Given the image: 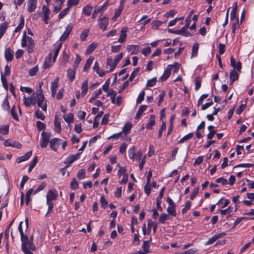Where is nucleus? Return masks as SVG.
Returning a JSON list of instances; mask_svg holds the SVG:
<instances>
[{
	"label": "nucleus",
	"mask_w": 254,
	"mask_h": 254,
	"mask_svg": "<svg viewBox=\"0 0 254 254\" xmlns=\"http://www.w3.org/2000/svg\"><path fill=\"white\" fill-rule=\"evenodd\" d=\"M167 211L169 214L173 216H176V207L168 206L167 209Z\"/></svg>",
	"instance_id": "nucleus-60"
},
{
	"label": "nucleus",
	"mask_w": 254,
	"mask_h": 254,
	"mask_svg": "<svg viewBox=\"0 0 254 254\" xmlns=\"http://www.w3.org/2000/svg\"><path fill=\"white\" fill-rule=\"evenodd\" d=\"M135 147L132 146V147L130 148L128 150V157L130 159L134 160L135 159Z\"/></svg>",
	"instance_id": "nucleus-39"
},
{
	"label": "nucleus",
	"mask_w": 254,
	"mask_h": 254,
	"mask_svg": "<svg viewBox=\"0 0 254 254\" xmlns=\"http://www.w3.org/2000/svg\"><path fill=\"white\" fill-rule=\"evenodd\" d=\"M46 204L48 206V208L47 212L45 215V217H47L49 214L51 213L52 212L54 206V204L53 202H46Z\"/></svg>",
	"instance_id": "nucleus-58"
},
{
	"label": "nucleus",
	"mask_w": 254,
	"mask_h": 254,
	"mask_svg": "<svg viewBox=\"0 0 254 254\" xmlns=\"http://www.w3.org/2000/svg\"><path fill=\"white\" fill-rule=\"evenodd\" d=\"M75 161V158H73V156H72V155H70L66 158L65 160L64 161V164L69 166Z\"/></svg>",
	"instance_id": "nucleus-61"
},
{
	"label": "nucleus",
	"mask_w": 254,
	"mask_h": 254,
	"mask_svg": "<svg viewBox=\"0 0 254 254\" xmlns=\"http://www.w3.org/2000/svg\"><path fill=\"white\" fill-rule=\"evenodd\" d=\"M35 116L39 119L44 121L45 119V116L43 113L39 109H38L35 112Z\"/></svg>",
	"instance_id": "nucleus-40"
},
{
	"label": "nucleus",
	"mask_w": 254,
	"mask_h": 254,
	"mask_svg": "<svg viewBox=\"0 0 254 254\" xmlns=\"http://www.w3.org/2000/svg\"><path fill=\"white\" fill-rule=\"evenodd\" d=\"M218 48L219 55H223L225 52V45L220 43Z\"/></svg>",
	"instance_id": "nucleus-64"
},
{
	"label": "nucleus",
	"mask_w": 254,
	"mask_h": 254,
	"mask_svg": "<svg viewBox=\"0 0 254 254\" xmlns=\"http://www.w3.org/2000/svg\"><path fill=\"white\" fill-rule=\"evenodd\" d=\"M24 104L27 107H30L32 105L36 104V100L34 97L31 96L28 98H26L25 96H24L23 99Z\"/></svg>",
	"instance_id": "nucleus-11"
},
{
	"label": "nucleus",
	"mask_w": 254,
	"mask_h": 254,
	"mask_svg": "<svg viewBox=\"0 0 254 254\" xmlns=\"http://www.w3.org/2000/svg\"><path fill=\"white\" fill-rule=\"evenodd\" d=\"M145 92L144 91H141L138 96L137 98L136 99V104H140L144 99V96H145Z\"/></svg>",
	"instance_id": "nucleus-45"
},
{
	"label": "nucleus",
	"mask_w": 254,
	"mask_h": 254,
	"mask_svg": "<svg viewBox=\"0 0 254 254\" xmlns=\"http://www.w3.org/2000/svg\"><path fill=\"white\" fill-rule=\"evenodd\" d=\"M239 77V75L237 71H236L234 69L231 70L230 73V84H233L234 81L238 80Z\"/></svg>",
	"instance_id": "nucleus-18"
},
{
	"label": "nucleus",
	"mask_w": 254,
	"mask_h": 254,
	"mask_svg": "<svg viewBox=\"0 0 254 254\" xmlns=\"http://www.w3.org/2000/svg\"><path fill=\"white\" fill-rule=\"evenodd\" d=\"M37 0H29L27 4V11L32 12L36 8Z\"/></svg>",
	"instance_id": "nucleus-16"
},
{
	"label": "nucleus",
	"mask_w": 254,
	"mask_h": 254,
	"mask_svg": "<svg viewBox=\"0 0 254 254\" xmlns=\"http://www.w3.org/2000/svg\"><path fill=\"white\" fill-rule=\"evenodd\" d=\"M94 60V57L90 56L86 61L84 67L83 68V70L84 71H87L89 69L91 66V65Z\"/></svg>",
	"instance_id": "nucleus-33"
},
{
	"label": "nucleus",
	"mask_w": 254,
	"mask_h": 254,
	"mask_svg": "<svg viewBox=\"0 0 254 254\" xmlns=\"http://www.w3.org/2000/svg\"><path fill=\"white\" fill-rule=\"evenodd\" d=\"M199 49V44L197 42L195 43L191 49V57H197Z\"/></svg>",
	"instance_id": "nucleus-28"
},
{
	"label": "nucleus",
	"mask_w": 254,
	"mask_h": 254,
	"mask_svg": "<svg viewBox=\"0 0 254 254\" xmlns=\"http://www.w3.org/2000/svg\"><path fill=\"white\" fill-rule=\"evenodd\" d=\"M247 107V103L242 104L240 105L239 108L236 110V113L237 115H240L242 112L246 109Z\"/></svg>",
	"instance_id": "nucleus-59"
},
{
	"label": "nucleus",
	"mask_w": 254,
	"mask_h": 254,
	"mask_svg": "<svg viewBox=\"0 0 254 254\" xmlns=\"http://www.w3.org/2000/svg\"><path fill=\"white\" fill-rule=\"evenodd\" d=\"M195 81V90L197 91L201 86V80L199 76H197L194 80Z\"/></svg>",
	"instance_id": "nucleus-52"
},
{
	"label": "nucleus",
	"mask_w": 254,
	"mask_h": 254,
	"mask_svg": "<svg viewBox=\"0 0 254 254\" xmlns=\"http://www.w3.org/2000/svg\"><path fill=\"white\" fill-rule=\"evenodd\" d=\"M64 120L68 124H71L74 121L73 115L71 113H69L66 116L64 117Z\"/></svg>",
	"instance_id": "nucleus-37"
},
{
	"label": "nucleus",
	"mask_w": 254,
	"mask_h": 254,
	"mask_svg": "<svg viewBox=\"0 0 254 254\" xmlns=\"http://www.w3.org/2000/svg\"><path fill=\"white\" fill-rule=\"evenodd\" d=\"M123 9L118 7L117 9L115 10V12L114 16L112 17V20L114 21L116 20V19L120 16L121 13L123 11Z\"/></svg>",
	"instance_id": "nucleus-49"
},
{
	"label": "nucleus",
	"mask_w": 254,
	"mask_h": 254,
	"mask_svg": "<svg viewBox=\"0 0 254 254\" xmlns=\"http://www.w3.org/2000/svg\"><path fill=\"white\" fill-rule=\"evenodd\" d=\"M132 124L130 122L127 123L124 126L122 130V133H124L125 135L128 134L132 128Z\"/></svg>",
	"instance_id": "nucleus-23"
},
{
	"label": "nucleus",
	"mask_w": 254,
	"mask_h": 254,
	"mask_svg": "<svg viewBox=\"0 0 254 254\" xmlns=\"http://www.w3.org/2000/svg\"><path fill=\"white\" fill-rule=\"evenodd\" d=\"M37 128L38 131H40L42 130H45L46 129L45 125L40 121H38L36 122Z\"/></svg>",
	"instance_id": "nucleus-54"
},
{
	"label": "nucleus",
	"mask_w": 254,
	"mask_h": 254,
	"mask_svg": "<svg viewBox=\"0 0 254 254\" xmlns=\"http://www.w3.org/2000/svg\"><path fill=\"white\" fill-rule=\"evenodd\" d=\"M233 207L229 206L225 209H221L220 210V214L222 215L228 214L233 211Z\"/></svg>",
	"instance_id": "nucleus-46"
},
{
	"label": "nucleus",
	"mask_w": 254,
	"mask_h": 254,
	"mask_svg": "<svg viewBox=\"0 0 254 254\" xmlns=\"http://www.w3.org/2000/svg\"><path fill=\"white\" fill-rule=\"evenodd\" d=\"M69 8L67 7L65 9H64L62 11H61L58 15V18L59 19H61L64 18V16H65L69 12Z\"/></svg>",
	"instance_id": "nucleus-55"
},
{
	"label": "nucleus",
	"mask_w": 254,
	"mask_h": 254,
	"mask_svg": "<svg viewBox=\"0 0 254 254\" xmlns=\"http://www.w3.org/2000/svg\"><path fill=\"white\" fill-rule=\"evenodd\" d=\"M62 44L59 43L57 47L56 48V49H55V50L54 51V54L53 58V61L54 62H55V61L57 59V58L59 54L60 51L62 48Z\"/></svg>",
	"instance_id": "nucleus-36"
},
{
	"label": "nucleus",
	"mask_w": 254,
	"mask_h": 254,
	"mask_svg": "<svg viewBox=\"0 0 254 254\" xmlns=\"http://www.w3.org/2000/svg\"><path fill=\"white\" fill-rule=\"evenodd\" d=\"M13 51L10 48L6 49L4 53L5 60L7 62L11 61L13 59Z\"/></svg>",
	"instance_id": "nucleus-19"
},
{
	"label": "nucleus",
	"mask_w": 254,
	"mask_h": 254,
	"mask_svg": "<svg viewBox=\"0 0 254 254\" xmlns=\"http://www.w3.org/2000/svg\"><path fill=\"white\" fill-rule=\"evenodd\" d=\"M96 47L97 44L95 43H92L91 44L89 45L86 50V54L89 55L91 54L96 49Z\"/></svg>",
	"instance_id": "nucleus-31"
},
{
	"label": "nucleus",
	"mask_w": 254,
	"mask_h": 254,
	"mask_svg": "<svg viewBox=\"0 0 254 254\" xmlns=\"http://www.w3.org/2000/svg\"><path fill=\"white\" fill-rule=\"evenodd\" d=\"M147 106L145 105H142L140 106L136 114L135 119L139 120L143 113L146 110Z\"/></svg>",
	"instance_id": "nucleus-20"
},
{
	"label": "nucleus",
	"mask_w": 254,
	"mask_h": 254,
	"mask_svg": "<svg viewBox=\"0 0 254 254\" xmlns=\"http://www.w3.org/2000/svg\"><path fill=\"white\" fill-rule=\"evenodd\" d=\"M32 154V150H30L27 152L25 154L18 157L16 159V162L17 163H20L22 162L27 161L31 156Z\"/></svg>",
	"instance_id": "nucleus-17"
},
{
	"label": "nucleus",
	"mask_w": 254,
	"mask_h": 254,
	"mask_svg": "<svg viewBox=\"0 0 254 254\" xmlns=\"http://www.w3.org/2000/svg\"><path fill=\"white\" fill-rule=\"evenodd\" d=\"M24 17L21 15L20 20L18 26L15 28L14 32H18L20 31L24 27Z\"/></svg>",
	"instance_id": "nucleus-29"
},
{
	"label": "nucleus",
	"mask_w": 254,
	"mask_h": 254,
	"mask_svg": "<svg viewBox=\"0 0 254 254\" xmlns=\"http://www.w3.org/2000/svg\"><path fill=\"white\" fill-rule=\"evenodd\" d=\"M239 27V19H238V18H237L236 21L234 23H233L232 26V33L234 36H235V35L236 29H238Z\"/></svg>",
	"instance_id": "nucleus-53"
},
{
	"label": "nucleus",
	"mask_w": 254,
	"mask_h": 254,
	"mask_svg": "<svg viewBox=\"0 0 254 254\" xmlns=\"http://www.w3.org/2000/svg\"><path fill=\"white\" fill-rule=\"evenodd\" d=\"M104 113L103 111H100L98 112L97 116L95 118V120L94 121L93 124V127L94 128H96L98 127L99 125V122L100 120V118L103 116Z\"/></svg>",
	"instance_id": "nucleus-26"
},
{
	"label": "nucleus",
	"mask_w": 254,
	"mask_h": 254,
	"mask_svg": "<svg viewBox=\"0 0 254 254\" xmlns=\"http://www.w3.org/2000/svg\"><path fill=\"white\" fill-rule=\"evenodd\" d=\"M230 64L234 68H236L238 71L241 72L242 69V63L238 61L236 64V61L233 56L230 57Z\"/></svg>",
	"instance_id": "nucleus-13"
},
{
	"label": "nucleus",
	"mask_w": 254,
	"mask_h": 254,
	"mask_svg": "<svg viewBox=\"0 0 254 254\" xmlns=\"http://www.w3.org/2000/svg\"><path fill=\"white\" fill-rule=\"evenodd\" d=\"M139 70H140L139 67L135 68L133 70V71L131 72V73L128 78V80L127 81H129V82L131 81L134 78V77H135V76L136 75L137 73L139 72Z\"/></svg>",
	"instance_id": "nucleus-51"
},
{
	"label": "nucleus",
	"mask_w": 254,
	"mask_h": 254,
	"mask_svg": "<svg viewBox=\"0 0 254 254\" xmlns=\"http://www.w3.org/2000/svg\"><path fill=\"white\" fill-rule=\"evenodd\" d=\"M0 78H1V83H2L3 88L6 90H7L8 87V85H7V79H6V77H4V76L3 75V74L2 72L1 73Z\"/></svg>",
	"instance_id": "nucleus-47"
},
{
	"label": "nucleus",
	"mask_w": 254,
	"mask_h": 254,
	"mask_svg": "<svg viewBox=\"0 0 254 254\" xmlns=\"http://www.w3.org/2000/svg\"><path fill=\"white\" fill-rule=\"evenodd\" d=\"M2 108L3 110H8L10 108L9 102L7 97L4 99L2 102Z\"/></svg>",
	"instance_id": "nucleus-56"
},
{
	"label": "nucleus",
	"mask_w": 254,
	"mask_h": 254,
	"mask_svg": "<svg viewBox=\"0 0 254 254\" xmlns=\"http://www.w3.org/2000/svg\"><path fill=\"white\" fill-rule=\"evenodd\" d=\"M171 72V68H170V65H168L166 69L164 70L163 74L160 77L159 81L163 82L166 80L170 76Z\"/></svg>",
	"instance_id": "nucleus-10"
},
{
	"label": "nucleus",
	"mask_w": 254,
	"mask_h": 254,
	"mask_svg": "<svg viewBox=\"0 0 254 254\" xmlns=\"http://www.w3.org/2000/svg\"><path fill=\"white\" fill-rule=\"evenodd\" d=\"M54 125H55V127L57 131L58 132H61L62 130L61 122L58 121L57 117L56 116L55 117V118Z\"/></svg>",
	"instance_id": "nucleus-43"
},
{
	"label": "nucleus",
	"mask_w": 254,
	"mask_h": 254,
	"mask_svg": "<svg viewBox=\"0 0 254 254\" xmlns=\"http://www.w3.org/2000/svg\"><path fill=\"white\" fill-rule=\"evenodd\" d=\"M123 53H121L120 54L117 55L114 61V65L112 67V69L109 70L108 71H107V72H110L113 71L115 69L117 64H118L119 62L123 58Z\"/></svg>",
	"instance_id": "nucleus-21"
},
{
	"label": "nucleus",
	"mask_w": 254,
	"mask_h": 254,
	"mask_svg": "<svg viewBox=\"0 0 254 254\" xmlns=\"http://www.w3.org/2000/svg\"><path fill=\"white\" fill-rule=\"evenodd\" d=\"M59 81V77H57L56 80L51 83V90H56L58 87V83Z\"/></svg>",
	"instance_id": "nucleus-57"
},
{
	"label": "nucleus",
	"mask_w": 254,
	"mask_h": 254,
	"mask_svg": "<svg viewBox=\"0 0 254 254\" xmlns=\"http://www.w3.org/2000/svg\"><path fill=\"white\" fill-rule=\"evenodd\" d=\"M191 206V202L190 200H187L186 202V205L185 206L182 208V213L183 214H185L187 213V212L190 209V207Z\"/></svg>",
	"instance_id": "nucleus-38"
},
{
	"label": "nucleus",
	"mask_w": 254,
	"mask_h": 254,
	"mask_svg": "<svg viewBox=\"0 0 254 254\" xmlns=\"http://www.w3.org/2000/svg\"><path fill=\"white\" fill-rule=\"evenodd\" d=\"M151 240H152L151 237L150 236L149 240L143 241V244L142 246V249H143L144 252H142L141 251H139V252L140 253L142 254H146L149 252V248L150 247L149 243H150V242L151 241Z\"/></svg>",
	"instance_id": "nucleus-14"
},
{
	"label": "nucleus",
	"mask_w": 254,
	"mask_h": 254,
	"mask_svg": "<svg viewBox=\"0 0 254 254\" xmlns=\"http://www.w3.org/2000/svg\"><path fill=\"white\" fill-rule=\"evenodd\" d=\"M37 105L39 107L42 108L44 111H47V105L46 103H45L44 105L43 103L45 100V97L43 93H37Z\"/></svg>",
	"instance_id": "nucleus-3"
},
{
	"label": "nucleus",
	"mask_w": 254,
	"mask_h": 254,
	"mask_svg": "<svg viewBox=\"0 0 254 254\" xmlns=\"http://www.w3.org/2000/svg\"><path fill=\"white\" fill-rule=\"evenodd\" d=\"M21 46L22 48L27 47V51L28 53H31L34 50V41L32 38L27 36L26 31L23 32L21 42Z\"/></svg>",
	"instance_id": "nucleus-1"
},
{
	"label": "nucleus",
	"mask_w": 254,
	"mask_h": 254,
	"mask_svg": "<svg viewBox=\"0 0 254 254\" xmlns=\"http://www.w3.org/2000/svg\"><path fill=\"white\" fill-rule=\"evenodd\" d=\"M38 158H37V156H35L33 159L32 160V162H31L29 166V168H28V171L29 172H30L33 169V168L36 165L37 162H38Z\"/></svg>",
	"instance_id": "nucleus-42"
},
{
	"label": "nucleus",
	"mask_w": 254,
	"mask_h": 254,
	"mask_svg": "<svg viewBox=\"0 0 254 254\" xmlns=\"http://www.w3.org/2000/svg\"><path fill=\"white\" fill-rule=\"evenodd\" d=\"M193 133L190 132V133L187 134V135H185L184 136H183L182 138H181L178 141V143H183L185 141L193 137Z\"/></svg>",
	"instance_id": "nucleus-34"
},
{
	"label": "nucleus",
	"mask_w": 254,
	"mask_h": 254,
	"mask_svg": "<svg viewBox=\"0 0 254 254\" xmlns=\"http://www.w3.org/2000/svg\"><path fill=\"white\" fill-rule=\"evenodd\" d=\"M62 140L58 138H54L52 139L50 141V146L51 149L55 151H57L58 148L61 144Z\"/></svg>",
	"instance_id": "nucleus-6"
},
{
	"label": "nucleus",
	"mask_w": 254,
	"mask_h": 254,
	"mask_svg": "<svg viewBox=\"0 0 254 254\" xmlns=\"http://www.w3.org/2000/svg\"><path fill=\"white\" fill-rule=\"evenodd\" d=\"M156 78L154 77L151 79L148 80L146 86L147 87H153L156 84Z\"/></svg>",
	"instance_id": "nucleus-62"
},
{
	"label": "nucleus",
	"mask_w": 254,
	"mask_h": 254,
	"mask_svg": "<svg viewBox=\"0 0 254 254\" xmlns=\"http://www.w3.org/2000/svg\"><path fill=\"white\" fill-rule=\"evenodd\" d=\"M58 197V191L56 190H50L46 195V202H53Z\"/></svg>",
	"instance_id": "nucleus-4"
},
{
	"label": "nucleus",
	"mask_w": 254,
	"mask_h": 254,
	"mask_svg": "<svg viewBox=\"0 0 254 254\" xmlns=\"http://www.w3.org/2000/svg\"><path fill=\"white\" fill-rule=\"evenodd\" d=\"M71 189L75 190L78 188V184L75 178H73L70 183Z\"/></svg>",
	"instance_id": "nucleus-63"
},
{
	"label": "nucleus",
	"mask_w": 254,
	"mask_h": 254,
	"mask_svg": "<svg viewBox=\"0 0 254 254\" xmlns=\"http://www.w3.org/2000/svg\"><path fill=\"white\" fill-rule=\"evenodd\" d=\"M89 29H84L80 34V39L83 42L85 40L89 34Z\"/></svg>",
	"instance_id": "nucleus-41"
},
{
	"label": "nucleus",
	"mask_w": 254,
	"mask_h": 254,
	"mask_svg": "<svg viewBox=\"0 0 254 254\" xmlns=\"http://www.w3.org/2000/svg\"><path fill=\"white\" fill-rule=\"evenodd\" d=\"M42 11L43 12V20L44 21V23L46 24H48L49 23V20L50 19V10L49 8L48 5H43L42 7Z\"/></svg>",
	"instance_id": "nucleus-7"
},
{
	"label": "nucleus",
	"mask_w": 254,
	"mask_h": 254,
	"mask_svg": "<svg viewBox=\"0 0 254 254\" xmlns=\"http://www.w3.org/2000/svg\"><path fill=\"white\" fill-rule=\"evenodd\" d=\"M169 216L166 213H162L161 214L159 218V222L161 224H164L165 221L169 219Z\"/></svg>",
	"instance_id": "nucleus-48"
},
{
	"label": "nucleus",
	"mask_w": 254,
	"mask_h": 254,
	"mask_svg": "<svg viewBox=\"0 0 254 254\" xmlns=\"http://www.w3.org/2000/svg\"><path fill=\"white\" fill-rule=\"evenodd\" d=\"M225 235V233H221L215 234L212 237L210 238L205 243V245H209L214 243L217 240Z\"/></svg>",
	"instance_id": "nucleus-15"
},
{
	"label": "nucleus",
	"mask_w": 254,
	"mask_h": 254,
	"mask_svg": "<svg viewBox=\"0 0 254 254\" xmlns=\"http://www.w3.org/2000/svg\"><path fill=\"white\" fill-rule=\"evenodd\" d=\"M73 29V26L71 24H69L66 27L65 30L60 38V40L64 41L68 37L69 34Z\"/></svg>",
	"instance_id": "nucleus-8"
},
{
	"label": "nucleus",
	"mask_w": 254,
	"mask_h": 254,
	"mask_svg": "<svg viewBox=\"0 0 254 254\" xmlns=\"http://www.w3.org/2000/svg\"><path fill=\"white\" fill-rule=\"evenodd\" d=\"M75 70L72 69H68L67 71V75L70 81H73L75 78Z\"/></svg>",
	"instance_id": "nucleus-30"
},
{
	"label": "nucleus",
	"mask_w": 254,
	"mask_h": 254,
	"mask_svg": "<svg viewBox=\"0 0 254 254\" xmlns=\"http://www.w3.org/2000/svg\"><path fill=\"white\" fill-rule=\"evenodd\" d=\"M8 23L7 22H4L0 24V39L2 37L7 29Z\"/></svg>",
	"instance_id": "nucleus-22"
},
{
	"label": "nucleus",
	"mask_w": 254,
	"mask_h": 254,
	"mask_svg": "<svg viewBox=\"0 0 254 254\" xmlns=\"http://www.w3.org/2000/svg\"><path fill=\"white\" fill-rule=\"evenodd\" d=\"M88 89V79L84 80L81 85V95L84 97L87 93Z\"/></svg>",
	"instance_id": "nucleus-24"
},
{
	"label": "nucleus",
	"mask_w": 254,
	"mask_h": 254,
	"mask_svg": "<svg viewBox=\"0 0 254 254\" xmlns=\"http://www.w3.org/2000/svg\"><path fill=\"white\" fill-rule=\"evenodd\" d=\"M21 241V250L24 254H34L31 251L28 249L27 245L29 242V238L27 235H22L20 236Z\"/></svg>",
	"instance_id": "nucleus-2"
},
{
	"label": "nucleus",
	"mask_w": 254,
	"mask_h": 254,
	"mask_svg": "<svg viewBox=\"0 0 254 254\" xmlns=\"http://www.w3.org/2000/svg\"><path fill=\"white\" fill-rule=\"evenodd\" d=\"M33 191V190L32 189H31L30 190H29L26 193V194H25V198H26V201H25V202H26V205H28L29 204V203L30 201V196H31V195L32 193V192Z\"/></svg>",
	"instance_id": "nucleus-50"
},
{
	"label": "nucleus",
	"mask_w": 254,
	"mask_h": 254,
	"mask_svg": "<svg viewBox=\"0 0 254 254\" xmlns=\"http://www.w3.org/2000/svg\"><path fill=\"white\" fill-rule=\"evenodd\" d=\"M92 9V6L90 5H86L83 8L82 13L84 15L89 16L91 15Z\"/></svg>",
	"instance_id": "nucleus-27"
},
{
	"label": "nucleus",
	"mask_w": 254,
	"mask_h": 254,
	"mask_svg": "<svg viewBox=\"0 0 254 254\" xmlns=\"http://www.w3.org/2000/svg\"><path fill=\"white\" fill-rule=\"evenodd\" d=\"M9 125H0V133L6 135L9 132Z\"/></svg>",
	"instance_id": "nucleus-32"
},
{
	"label": "nucleus",
	"mask_w": 254,
	"mask_h": 254,
	"mask_svg": "<svg viewBox=\"0 0 254 254\" xmlns=\"http://www.w3.org/2000/svg\"><path fill=\"white\" fill-rule=\"evenodd\" d=\"M155 116L153 115L150 116L149 123L146 125V128L147 129H152V127L155 125Z\"/></svg>",
	"instance_id": "nucleus-25"
},
{
	"label": "nucleus",
	"mask_w": 254,
	"mask_h": 254,
	"mask_svg": "<svg viewBox=\"0 0 254 254\" xmlns=\"http://www.w3.org/2000/svg\"><path fill=\"white\" fill-rule=\"evenodd\" d=\"M140 47L137 45H130L127 46V50L131 55H136L140 52Z\"/></svg>",
	"instance_id": "nucleus-9"
},
{
	"label": "nucleus",
	"mask_w": 254,
	"mask_h": 254,
	"mask_svg": "<svg viewBox=\"0 0 254 254\" xmlns=\"http://www.w3.org/2000/svg\"><path fill=\"white\" fill-rule=\"evenodd\" d=\"M109 18L106 16L103 17H99L98 19V26L100 29L103 31H105L107 29V26L109 24Z\"/></svg>",
	"instance_id": "nucleus-5"
},
{
	"label": "nucleus",
	"mask_w": 254,
	"mask_h": 254,
	"mask_svg": "<svg viewBox=\"0 0 254 254\" xmlns=\"http://www.w3.org/2000/svg\"><path fill=\"white\" fill-rule=\"evenodd\" d=\"M169 65H170V68L173 73H177L180 67V64L178 62H175L173 64H169Z\"/></svg>",
	"instance_id": "nucleus-35"
},
{
	"label": "nucleus",
	"mask_w": 254,
	"mask_h": 254,
	"mask_svg": "<svg viewBox=\"0 0 254 254\" xmlns=\"http://www.w3.org/2000/svg\"><path fill=\"white\" fill-rule=\"evenodd\" d=\"M51 133L43 131L41 133V139L42 140L50 141Z\"/></svg>",
	"instance_id": "nucleus-44"
},
{
	"label": "nucleus",
	"mask_w": 254,
	"mask_h": 254,
	"mask_svg": "<svg viewBox=\"0 0 254 254\" xmlns=\"http://www.w3.org/2000/svg\"><path fill=\"white\" fill-rule=\"evenodd\" d=\"M127 30L128 28L127 27H124L121 29L120 37L118 39L119 42L123 43L126 41L127 37Z\"/></svg>",
	"instance_id": "nucleus-12"
}]
</instances>
